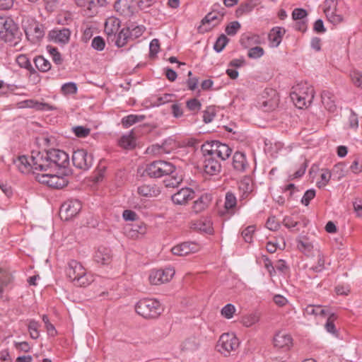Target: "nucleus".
I'll return each mask as SVG.
<instances>
[{"instance_id":"nucleus-52","label":"nucleus","mask_w":362,"mask_h":362,"mask_svg":"<svg viewBox=\"0 0 362 362\" xmlns=\"http://www.w3.org/2000/svg\"><path fill=\"white\" fill-rule=\"evenodd\" d=\"M138 193L144 197H152L155 194V189L148 185H143L138 187Z\"/></svg>"},{"instance_id":"nucleus-44","label":"nucleus","mask_w":362,"mask_h":362,"mask_svg":"<svg viewBox=\"0 0 362 362\" xmlns=\"http://www.w3.org/2000/svg\"><path fill=\"white\" fill-rule=\"evenodd\" d=\"M297 247L305 255H309L313 249V245L307 238L299 240L297 242Z\"/></svg>"},{"instance_id":"nucleus-23","label":"nucleus","mask_w":362,"mask_h":362,"mask_svg":"<svg viewBox=\"0 0 362 362\" xmlns=\"http://www.w3.org/2000/svg\"><path fill=\"white\" fill-rule=\"evenodd\" d=\"M274 345L276 348L288 350L293 345V339L286 332H279L274 337Z\"/></svg>"},{"instance_id":"nucleus-55","label":"nucleus","mask_w":362,"mask_h":362,"mask_svg":"<svg viewBox=\"0 0 362 362\" xmlns=\"http://www.w3.org/2000/svg\"><path fill=\"white\" fill-rule=\"evenodd\" d=\"M198 347V344L194 339H187L181 344V349L184 351H194Z\"/></svg>"},{"instance_id":"nucleus-45","label":"nucleus","mask_w":362,"mask_h":362,"mask_svg":"<svg viewBox=\"0 0 362 362\" xmlns=\"http://www.w3.org/2000/svg\"><path fill=\"white\" fill-rule=\"evenodd\" d=\"M127 29H129V36L131 39H136L142 35L146 28L143 25H135L132 24L127 27Z\"/></svg>"},{"instance_id":"nucleus-12","label":"nucleus","mask_w":362,"mask_h":362,"mask_svg":"<svg viewBox=\"0 0 362 362\" xmlns=\"http://www.w3.org/2000/svg\"><path fill=\"white\" fill-rule=\"evenodd\" d=\"M18 31V27L9 18L0 17V39L11 41Z\"/></svg>"},{"instance_id":"nucleus-26","label":"nucleus","mask_w":362,"mask_h":362,"mask_svg":"<svg viewBox=\"0 0 362 362\" xmlns=\"http://www.w3.org/2000/svg\"><path fill=\"white\" fill-rule=\"evenodd\" d=\"M328 313L329 311L320 305H308L303 310V315L305 317H314L315 318L325 317Z\"/></svg>"},{"instance_id":"nucleus-38","label":"nucleus","mask_w":362,"mask_h":362,"mask_svg":"<svg viewBox=\"0 0 362 362\" xmlns=\"http://www.w3.org/2000/svg\"><path fill=\"white\" fill-rule=\"evenodd\" d=\"M209 199L207 195H202L198 198L193 204V210L196 213H199L204 211L208 206Z\"/></svg>"},{"instance_id":"nucleus-19","label":"nucleus","mask_w":362,"mask_h":362,"mask_svg":"<svg viewBox=\"0 0 362 362\" xmlns=\"http://www.w3.org/2000/svg\"><path fill=\"white\" fill-rule=\"evenodd\" d=\"M47 37L50 41L54 43L66 45L69 42L71 31L66 28H54L49 32Z\"/></svg>"},{"instance_id":"nucleus-59","label":"nucleus","mask_w":362,"mask_h":362,"mask_svg":"<svg viewBox=\"0 0 362 362\" xmlns=\"http://www.w3.org/2000/svg\"><path fill=\"white\" fill-rule=\"evenodd\" d=\"M315 197V190L313 189H308L305 193L303 197L301 199V203L308 206L310 201Z\"/></svg>"},{"instance_id":"nucleus-39","label":"nucleus","mask_w":362,"mask_h":362,"mask_svg":"<svg viewBox=\"0 0 362 362\" xmlns=\"http://www.w3.org/2000/svg\"><path fill=\"white\" fill-rule=\"evenodd\" d=\"M36 68L42 72H47L51 69V64L42 56H37L34 59Z\"/></svg>"},{"instance_id":"nucleus-61","label":"nucleus","mask_w":362,"mask_h":362,"mask_svg":"<svg viewBox=\"0 0 362 362\" xmlns=\"http://www.w3.org/2000/svg\"><path fill=\"white\" fill-rule=\"evenodd\" d=\"M325 260L322 254H319L317 256V263L316 265L312 267V269L315 272H320L325 269Z\"/></svg>"},{"instance_id":"nucleus-36","label":"nucleus","mask_w":362,"mask_h":362,"mask_svg":"<svg viewBox=\"0 0 362 362\" xmlns=\"http://www.w3.org/2000/svg\"><path fill=\"white\" fill-rule=\"evenodd\" d=\"M119 145L124 149H132L136 146V139L132 131L123 135L119 140Z\"/></svg>"},{"instance_id":"nucleus-57","label":"nucleus","mask_w":362,"mask_h":362,"mask_svg":"<svg viewBox=\"0 0 362 362\" xmlns=\"http://www.w3.org/2000/svg\"><path fill=\"white\" fill-rule=\"evenodd\" d=\"M264 51L261 47H254L248 50L247 56L252 59H258L264 55Z\"/></svg>"},{"instance_id":"nucleus-34","label":"nucleus","mask_w":362,"mask_h":362,"mask_svg":"<svg viewBox=\"0 0 362 362\" xmlns=\"http://www.w3.org/2000/svg\"><path fill=\"white\" fill-rule=\"evenodd\" d=\"M13 281V276L9 272L0 270V298L3 296L5 288L11 284Z\"/></svg>"},{"instance_id":"nucleus-48","label":"nucleus","mask_w":362,"mask_h":362,"mask_svg":"<svg viewBox=\"0 0 362 362\" xmlns=\"http://www.w3.org/2000/svg\"><path fill=\"white\" fill-rule=\"evenodd\" d=\"M77 85L74 82H68L63 84L61 87V91L64 95H73L77 93Z\"/></svg>"},{"instance_id":"nucleus-29","label":"nucleus","mask_w":362,"mask_h":362,"mask_svg":"<svg viewBox=\"0 0 362 362\" xmlns=\"http://www.w3.org/2000/svg\"><path fill=\"white\" fill-rule=\"evenodd\" d=\"M112 259L110 250L105 247L98 248L94 255V259L98 264H108Z\"/></svg>"},{"instance_id":"nucleus-2","label":"nucleus","mask_w":362,"mask_h":362,"mask_svg":"<svg viewBox=\"0 0 362 362\" xmlns=\"http://www.w3.org/2000/svg\"><path fill=\"white\" fill-rule=\"evenodd\" d=\"M66 276L77 287H87L95 280L94 275L78 261L71 259L66 267Z\"/></svg>"},{"instance_id":"nucleus-4","label":"nucleus","mask_w":362,"mask_h":362,"mask_svg":"<svg viewBox=\"0 0 362 362\" xmlns=\"http://www.w3.org/2000/svg\"><path fill=\"white\" fill-rule=\"evenodd\" d=\"M136 312L146 319L158 317L163 311L160 303L155 298H143L135 305Z\"/></svg>"},{"instance_id":"nucleus-6","label":"nucleus","mask_w":362,"mask_h":362,"mask_svg":"<svg viewBox=\"0 0 362 362\" xmlns=\"http://www.w3.org/2000/svg\"><path fill=\"white\" fill-rule=\"evenodd\" d=\"M30 160L33 163V175L52 171L47 151H32Z\"/></svg>"},{"instance_id":"nucleus-49","label":"nucleus","mask_w":362,"mask_h":362,"mask_svg":"<svg viewBox=\"0 0 362 362\" xmlns=\"http://www.w3.org/2000/svg\"><path fill=\"white\" fill-rule=\"evenodd\" d=\"M40 327L39 322L35 320H30L28 324V332L30 333V336L33 339H37L40 337V332L38 329Z\"/></svg>"},{"instance_id":"nucleus-9","label":"nucleus","mask_w":362,"mask_h":362,"mask_svg":"<svg viewBox=\"0 0 362 362\" xmlns=\"http://www.w3.org/2000/svg\"><path fill=\"white\" fill-rule=\"evenodd\" d=\"M50 172L37 173L35 177L36 180L54 189H61L67 185L68 180L66 177L52 174Z\"/></svg>"},{"instance_id":"nucleus-62","label":"nucleus","mask_w":362,"mask_h":362,"mask_svg":"<svg viewBox=\"0 0 362 362\" xmlns=\"http://www.w3.org/2000/svg\"><path fill=\"white\" fill-rule=\"evenodd\" d=\"M150 55L156 56L160 50V42L158 39H153L149 45Z\"/></svg>"},{"instance_id":"nucleus-18","label":"nucleus","mask_w":362,"mask_h":362,"mask_svg":"<svg viewBox=\"0 0 362 362\" xmlns=\"http://www.w3.org/2000/svg\"><path fill=\"white\" fill-rule=\"evenodd\" d=\"M218 6H217L218 7ZM216 5L214 6L213 10L206 14V16L202 19V24L203 25H208L209 28H206L205 30H209L212 28L218 25L223 18L225 15V8H221L220 11L216 9Z\"/></svg>"},{"instance_id":"nucleus-3","label":"nucleus","mask_w":362,"mask_h":362,"mask_svg":"<svg viewBox=\"0 0 362 362\" xmlns=\"http://www.w3.org/2000/svg\"><path fill=\"white\" fill-rule=\"evenodd\" d=\"M21 26L27 39L33 44L39 42L45 36V27L34 17L24 15Z\"/></svg>"},{"instance_id":"nucleus-42","label":"nucleus","mask_w":362,"mask_h":362,"mask_svg":"<svg viewBox=\"0 0 362 362\" xmlns=\"http://www.w3.org/2000/svg\"><path fill=\"white\" fill-rule=\"evenodd\" d=\"M116 35L115 44L118 47L124 46L128 39L131 38L129 36V29H127V28L122 29L120 32L117 33Z\"/></svg>"},{"instance_id":"nucleus-1","label":"nucleus","mask_w":362,"mask_h":362,"mask_svg":"<svg viewBox=\"0 0 362 362\" xmlns=\"http://www.w3.org/2000/svg\"><path fill=\"white\" fill-rule=\"evenodd\" d=\"M175 170V167L172 163L164 160H156L147 165L146 173L151 177L158 178L163 176H169L165 180V186L168 187H177L182 180L181 176L171 175Z\"/></svg>"},{"instance_id":"nucleus-64","label":"nucleus","mask_w":362,"mask_h":362,"mask_svg":"<svg viewBox=\"0 0 362 362\" xmlns=\"http://www.w3.org/2000/svg\"><path fill=\"white\" fill-rule=\"evenodd\" d=\"M307 16V12L303 8H295L292 12V17L294 20L303 19Z\"/></svg>"},{"instance_id":"nucleus-47","label":"nucleus","mask_w":362,"mask_h":362,"mask_svg":"<svg viewBox=\"0 0 362 362\" xmlns=\"http://www.w3.org/2000/svg\"><path fill=\"white\" fill-rule=\"evenodd\" d=\"M349 76L353 84L357 88L362 89V72L354 69L350 72Z\"/></svg>"},{"instance_id":"nucleus-50","label":"nucleus","mask_w":362,"mask_h":362,"mask_svg":"<svg viewBox=\"0 0 362 362\" xmlns=\"http://www.w3.org/2000/svg\"><path fill=\"white\" fill-rule=\"evenodd\" d=\"M186 107L189 110L196 114L200 110L202 104L197 98H192L186 102Z\"/></svg>"},{"instance_id":"nucleus-28","label":"nucleus","mask_w":362,"mask_h":362,"mask_svg":"<svg viewBox=\"0 0 362 362\" xmlns=\"http://www.w3.org/2000/svg\"><path fill=\"white\" fill-rule=\"evenodd\" d=\"M21 107L33 108L39 111H51L57 110V107L47 103L38 102L35 100H26L21 102Z\"/></svg>"},{"instance_id":"nucleus-41","label":"nucleus","mask_w":362,"mask_h":362,"mask_svg":"<svg viewBox=\"0 0 362 362\" xmlns=\"http://www.w3.org/2000/svg\"><path fill=\"white\" fill-rule=\"evenodd\" d=\"M16 62L18 64V65L23 69H27L30 73H35V70L33 67L28 57L25 54H19L16 59Z\"/></svg>"},{"instance_id":"nucleus-60","label":"nucleus","mask_w":362,"mask_h":362,"mask_svg":"<svg viewBox=\"0 0 362 362\" xmlns=\"http://www.w3.org/2000/svg\"><path fill=\"white\" fill-rule=\"evenodd\" d=\"M279 223L275 216H270L266 222V227L272 231H276L279 228Z\"/></svg>"},{"instance_id":"nucleus-17","label":"nucleus","mask_w":362,"mask_h":362,"mask_svg":"<svg viewBox=\"0 0 362 362\" xmlns=\"http://www.w3.org/2000/svg\"><path fill=\"white\" fill-rule=\"evenodd\" d=\"M114 7L116 12L124 18L132 17L137 10L134 0H117Z\"/></svg>"},{"instance_id":"nucleus-24","label":"nucleus","mask_w":362,"mask_h":362,"mask_svg":"<svg viewBox=\"0 0 362 362\" xmlns=\"http://www.w3.org/2000/svg\"><path fill=\"white\" fill-rule=\"evenodd\" d=\"M13 164L19 172L23 174H33V163L30 156H21L13 161Z\"/></svg>"},{"instance_id":"nucleus-16","label":"nucleus","mask_w":362,"mask_h":362,"mask_svg":"<svg viewBox=\"0 0 362 362\" xmlns=\"http://www.w3.org/2000/svg\"><path fill=\"white\" fill-rule=\"evenodd\" d=\"M203 169L206 174L209 175H218L221 171V165L214 156L209 152H203Z\"/></svg>"},{"instance_id":"nucleus-37","label":"nucleus","mask_w":362,"mask_h":362,"mask_svg":"<svg viewBox=\"0 0 362 362\" xmlns=\"http://www.w3.org/2000/svg\"><path fill=\"white\" fill-rule=\"evenodd\" d=\"M144 115H129L122 119V124L124 128H128L132 125L141 122L145 119Z\"/></svg>"},{"instance_id":"nucleus-7","label":"nucleus","mask_w":362,"mask_h":362,"mask_svg":"<svg viewBox=\"0 0 362 362\" xmlns=\"http://www.w3.org/2000/svg\"><path fill=\"white\" fill-rule=\"evenodd\" d=\"M202 151L209 152L215 158L226 160L230 156L232 149L226 144L218 141H212L202 146Z\"/></svg>"},{"instance_id":"nucleus-58","label":"nucleus","mask_w":362,"mask_h":362,"mask_svg":"<svg viewBox=\"0 0 362 362\" xmlns=\"http://www.w3.org/2000/svg\"><path fill=\"white\" fill-rule=\"evenodd\" d=\"M91 45L95 49L102 51L105 48V43L103 37L97 36L93 39Z\"/></svg>"},{"instance_id":"nucleus-20","label":"nucleus","mask_w":362,"mask_h":362,"mask_svg":"<svg viewBox=\"0 0 362 362\" xmlns=\"http://www.w3.org/2000/svg\"><path fill=\"white\" fill-rule=\"evenodd\" d=\"M199 245L194 242H185L174 246L171 251L174 255L185 256L198 252Z\"/></svg>"},{"instance_id":"nucleus-53","label":"nucleus","mask_w":362,"mask_h":362,"mask_svg":"<svg viewBox=\"0 0 362 362\" xmlns=\"http://www.w3.org/2000/svg\"><path fill=\"white\" fill-rule=\"evenodd\" d=\"M255 231V226H249L242 231V236L246 243H252Z\"/></svg>"},{"instance_id":"nucleus-27","label":"nucleus","mask_w":362,"mask_h":362,"mask_svg":"<svg viewBox=\"0 0 362 362\" xmlns=\"http://www.w3.org/2000/svg\"><path fill=\"white\" fill-rule=\"evenodd\" d=\"M237 205V199L235 194L230 192L226 194L224 202V211H219L221 216H225L226 214L232 216L235 214V209Z\"/></svg>"},{"instance_id":"nucleus-33","label":"nucleus","mask_w":362,"mask_h":362,"mask_svg":"<svg viewBox=\"0 0 362 362\" xmlns=\"http://www.w3.org/2000/svg\"><path fill=\"white\" fill-rule=\"evenodd\" d=\"M322 103L325 107L329 112H334L337 109L334 95L327 90H324L321 95Z\"/></svg>"},{"instance_id":"nucleus-56","label":"nucleus","mask_w":362,"mask_h":362,"mask_svg":"<svg viewBox=\"0 0 362 362\" xmlns=\"http://www.w3.org/2000/svg\"><path fill=\"white\" fill-rule=\"evenodd\" d=\"M240 27V23L238 21H233L226 26L225 31L227 35L233 36L238 33Z\"/></svg>"},{"instance_id":"nucleus-22","label":"nucleus","mask_w":362,"mask_h":362,"mask_svg":"<svg viewBox=\"0 0 362 362\" xmlns=\"http://www.w3.org/2000/svg\"><path fill=\"white\" fill-rule=\"evenodd\" d=\"M194 197V192L189 187H184L172 196V201L175 204L185 205Z\"/></svg>"},{"instance_id":"nucleus-5","label":"nucleus","mask_w":362,"mask_h":362,"mask_svg":"<svg viewBox=\"0 0 362 362\" xmlns=\"http://www.w3.org/2000/svg\"><path fill=\"white\" fill-rule=\"evenodd\" d=\"M291 98L298 108L303 109L311 104L314 98V89L308 83L298 84L293 88Z\"/></svg>"},{"instance_id":"nucleus-25","label":"nucleus","mask_w":362,"mask_h":362,"mask_svg":"<svg viewBox=\"0 0 362 362\" xmlns=\"http://www.w3.org/2000/svg\"><path fill=\"white\" fill-rule=\"evenodd\" d=\"M232 165L235 170L238 173L246 171L249 167L246 156L244 153L236 151L233 156Z\"/></svg>"},{"instance_id":"nucleus-21","label":"nucleus","mask_w":362,"mask_h":362,"mask_svg":"<svg viewBox=\"0 0 362 362\" xmlns=\"http://www.w3.org/2000/svg\"><path fill=\"white\" fill-rule=\"evenodd\" d=\"M178 146L177 142L174 139L168 138L161 146L153 145L148 150H151V152L158 155L169 154L176 150Z\"/></svg>"},{"instance_id":"nucleus-51","label":"nucleus","mask_w":362,"mask_h":362,"mask_svg":"<svg viewBox=\"0 0 362 362\" xmlns=\"http://www.w3.org/2000/svg\"><path fill=\"white\" fill-rule=\"evenodd\" d=\"M228 42V38L223 34H222L216 40L214 49L217 52H221L226 45Z\"/></svg>"},{"instance_id":"nucleus-11","label":"nucleus","mask_w":362,"mask_h":362,"mask_svg":"<svg viewBox=\"0 0 362 362\" xmlns=\"http://www.w3.org/2000/svg\"><path fill=\"white\" fill-rule=\"evenodd\" d=\"M77 6L81 8L84 16L92 17L98 13L100 7L107 5V0H75Z\"/></svg>"},{"instance_id":"nucleus-40","label":"nucleus","mask_w":362,"mask_h":362,"mask_svg":"<svg viewBox=\"0 0 362 362\" xmlns=\"http://www.w3.org/2000/svg\"><path fill=\"white\" fill-rule=\"evenodd\" d=\"M327 317V320L325 325L326 331L334 336H337V329L334 325V321L337 318V315L334 313H329Z\"/></svg>"},{"instance_id":"nucleus-8","label":"nucleus","mask_w":362,"mask_h":362,"mask_svg":"<svg viewBox=\"0 0 362 362\" xmlns=\"http://www.w3.org/2000/svg\"><path fill=\"white\" fill-rule=\"evenodd\" d=\"M238 346V339L233 333H224L220 337L216 348L221 354L228 356L231 351H235Z\"/></svg>"},{"instance_id":"nucleus-43","label":"nucleus","mask_w":362,"mask_h":362,"mask_svg":"<svg viewBox=\"0 0 362 362\" xmlns=\"http://www.w3.org/2000/svg\"><path fill=\"white\" fill-rule=\"evenodd\" d=\"M332 177L331 172L328 169H322L320 170V180L317 182L316 185L318 188H324L326 187Z\"/></svg>"},{"instance_id":"nucleus-35","label":"nucleus","mask_w":362,"mask_h":362,"mask_svg":"<svg viewBox=\"0 0 362 362\" xmlns=\"http://www.w3.org/2000/svg\"><path fill=\"white\" fill-rule=\"evenodd\" d=\"M264 94L269 95L271 93L272 97L267 100H264L262 102V107L264 108L265 111H270L275 108L277 105V95L276 93L274 90L272 89H266L264 92Z\"/></svg>"},{"instance_id":"nucleus-32","label":"nucleus","mask_w":362,"mask_h":362,"mask_svg":"<svg viewBox=\"0 0 362 362\" xmlns=\"http://www.w3.org/2000/svg\"><path fill=\"white\" fill-rule=\"evenodd\" d=\"M194 228L208 234H212L214 233L212 221L211 218L208 217H202L196 221Z\"/></svg>"},{"instance_id":"nucleus-14","label":"nucleus","mask_w":362,"mask_h":362,"mask_svg":"<svg viewBox=\"0 0 362 362\" xmlns=\"http://www.w3.org/2000/svg\"><path fill=\"white\" fill-rule=\"evenodd\" d=\"M51 169L56 168H66L69 164V155L59 149L47 151Z\"/></svg>"},{"instance_id":"nucleus-46","label":"nucleus","mask_w":362,"mask_h":362,"mask_svg":"<svg viewBox=\"0 0 362 362\" xmlns=\"http://www.w3.org/2000/svg\"><path fill=\"white\" fill-rule=\"evenodd\" d=\"M259 320V315L257 313H251L247 315H245L242 319V322L244 326L247 327H250Z\"/></svg>"},{"instance_id":"nucleus-31","label":"nucleus","mask_w":362,"mask_h":362,"mask_svg":"<svg viewBox=\"0 0 362 362\" xmlns=\"http://www.w3.org/2000/svg\"><path fill=\"white\" fill-rule=\"evenodd\" d=\"M285 34V30L281 27L273 28L269 33V40L270 46L272 47H278Z\"/></svg>"},{"instance_id":"nucleus-30","label":"nucleus","mask_w":362,"mask_h":362,"mask_svg":"<svg viewBox=\"0 0 362 362\" xmlns=\"http://www.w3.org/2000/svg\"><path fill=\"white\" fill-rule=\"evenodd\" d=\"M121 21L119 18L111 16L108 18L105 23V32L110 37L116 36L120 28Z\"/></svg>"},{"instance_id":"nucleus-15","label":"nucleus","mask_w":362,"mask_h":362,"mask_svg":"<svg viewBox=\"0 0 362 362\" xmlns=\"http://www.w3.org/2000/svg\"><path fill=\"white\" fill-rule=\"evenodd\" d=\"M81 203L77 199L65 202L60 207L59 216L66 221L75 216L81 209Z\"/></svg>"},{"instance_id":"nucleus-10","label":"nucleus","mask_w":362,"mask_h":362,"mask_svg":"<svg viewBox=\"0 0 362 362\" xmlns=\"http://www.w3.org/2000/svg\"><path fill=\"white\" fill-rule=\"evenodd\" d=\"M93 156L85 149H77L74 151L72 155V162L74 165L81 170H87L93 165Z\"/></svg>"},{"instance_id":"nucleus-63","label":"nucleus","mask_w":362,"mask_h":362,"mask_svg":"<svg viewBox=\"0 0 362 362\" xmlns=\"http://www.w3.org/2000/svg\"><path fill=\"white\" fill-rule=\"evenodd\" d=\"M74 132L76 136L84 138L90 134V129L82 126H77L74 128Z\"/></svg>"},{"instance_id":"nucleus-54","label":"nucleus","mask_w":362,"mask_h":362,"mask_svg":"<svg viewBox=\"0 0 362 362\" xmlns=\"http://www.w3.org/2000/svg\"><path fill=\"white\" fill-rule=\"evenodd\" d=\"M235 310V307L233 304L228 303L221 309V313L225 318L231 319Z\"/></svg>"},{"instance_id":"nucleus-13","label":"nucleus","mask_w":362,"mask_h":362,"mask_svg":"<svg viewBox=\"0 0 362 362\" xmlns=\"http://www.w3.org/2000/svg\"><path fill=\"white\" fill-rule=\"evenodd\" d=\"M175 275V270L171 267L164 269H153L150 272L148 280L152 285H159L168 282Z\"/></svg>"}]
</instances>
